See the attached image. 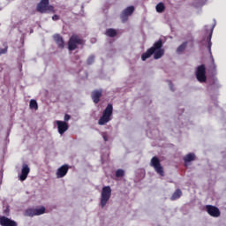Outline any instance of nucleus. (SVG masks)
<instances>
[{
  "label": "nucleus",
  "mask_w": 226,
  "mask_h": 226,
  "mask_svg": "<svg viewBox=\"0 0 226 226\" xmlns=\"http://www.w3.org/2000/svg\"><path fill=\"white\" fill-rule=\"evenodd\" d=\"M162 47L163 41H162V39L155 41L150 49H148L145 53L141 55L142 61L149 59V57H151L153 54L154 59H161V57H163V54H165V49H163Z\"/></svg>",
  "instance_id": "obj_1"
},
{
  "label": "nucleus",
  "mask_w": 226,
  "mask_h": 226,
  "mask_svg": "<svg viewBox=\"0 0 226 226\" xmlns=\"http://www.w3.org/2000/svg\"><path fill=\"white\" fill-rule=\"evenodd\" d=\"M113 112L114 107L112 106V104H108V106L102 112V116L98 121V124H100V126H103L104 124H107V123L111 121Z\"/></svg>",
  "instance_id": "obj_2"
},
{
  "label": "nucleus",
  "mask_w": 226,
  "mask_h": 226,
  "mask_svg": "<svg viewBox=\"0 0 226 226\" xmlns=\"http://www.w3.org/2000/svg\"><path fill=\"white\" fill-rule=\"evenodd\" d=\"M36 10L39 13H56L54 6L50 5V2L49 0H41L37 4Z\"/></svg>",
  "instance_id": "obj_3"
},
{
  "label": "nucleus",
  "mask_w": 226,
  "mask_h": 226,
  "mask_svg": "<svg viewBox=\"0 0 226 226\" xmlns=\"http://www.w3.org/2000/svg\"><path fill=\"white\" fill-rule=\"evenodd\" d=\"M110 197H112V189L109 185L104 186L101 193V207L103 208L107 206V202L110 200Z\"/></svg>",
  "instance_id": "obj_4"
},
{
  "label": "nucleus",
  "mask_w": 226,
  "mask_h": 226,
  "mask_svg": "<svg viewBox=\"0 0 226 226\" xmlns=\"http://www.w3.org/2000/svg\"><path fill=\"white\" fill-rule=\"evenodd\" d=\"M77 45H84V41L77 34L70 37L68 41V49L73 51L77 49Z\"/></svg>",
  "instance_id": "obj_5"
},
{
  "label": "nucleus",
  "mask_w": 226,
  "mask_h": 226,
  "mask_svg": "<svg viewBox=\"0 0 226 226\" xmlns=\"http://www.w3.org/2000/svg\"><path fill=\"white\" fill-rule=\"evenodd\" d=\"M150 165L154 169L155 172L159 174V176H162V177L165 176V172L163 171V167L162 166V163L160 162V159L157 156H154L151 159Z\"/></svg>",
  "instance_id": "obj_6"
},
{
  "label": "nucleus",
  "mask_w": 226,
  "mask_h": 226,
  "mask_svg": "<svg viewBox=\"0 0 226 226\" xmlns=\"http://www.w3.org/2000/svg\"><path fill=\"white\" fill-rule=\"evenodd\" d=\"M196 79L199 82H206V80H207V77L206 76V65L205 64H201L197 67Z\"/></svg>",
  "instance_id": "obj_7"
},
{
  "label": "nucleus",
  "mask_w": 226,
  "mask_h": 226,
  "mask_svg": "<svg viewBox=\"0 0 226 226\" xmlns=\"http://www.w3.org/2000/svg\"><path fill=\"white\" fill-rule=\"evenodd\" d=\"M41 215H45V207H41V208H28L25 211L26 216H40Z\"/></svg>",
  "instance_id": "obj_8"
},
{
  "label": "nucleus",
  "mask_w": 226,
  "mask_h": 226,
  "mask_svg": "<svg viewBox=\"0 0 226 226\" xmlns=\"http://www.w3.org/2000/svg\"><path fill=\"white\" fill-rule=\"evenodd\" d=\"M135 11V7L133 6H129L126 9H124L121 14H120V19L123 24L128 22V18L133 14Z\"/></svg>",
  "instance_id": "obj_9"
},
{
  "label": "nucleus",
  "mask_w": 226,
  "mask_h": 226,
  "mask_svg": "<svg viewBox=\"0 0 226 226\" xmlns=\"http://www.w3.org/2000/svg\"><path fill=\"white\" fill-rule=\"evenodd\" d=\"M207 212L210 216H213L214 218H218L220 216V209L215 206L212 205H207L206 206Z\"/></svg>",
  "instance_id": "obj_10"
},
{
  "label": "nucleus",
  "mask_w": 226,
  "mask_h": 226,
  "mask_svg": "<svg viewBox=\"0 0 226 226\" xmlns=\"http://www.w3.org/2000/svg\"><path fill=\"white\" fill-rule=\"evenodd\" d=\"M70 169V166L68 164H64L56 170V177L60 179L61 177H64L66 174H68V170Z\"/></svg>",
  "instance_id": "obj_11"
},
{
  "label": "nucleus",
  "mask_w": 226,
  "mask_h": 226,
  "mask_svg": "<svg viewBox=\"0 0 226 226\" xmlns=\"http://www.w3.org/2000/svg\"><path fill=\"white\" fill-rule=\"evenodd\" d=\"M56 126L58 129V133L60 135H63L69 128L68 126V123L64 122V121H61V120H56Z\"/></svg>",
  "instance_id": "obj_12"
},
{
  "label": "nucleus",
  "mask_w": 226,
  "mask_h": 226,
  "mask_svg": "<svg viewBox=\"0 0 226 226\" xmlns=\"http://www.w3.org/2000/svg\"><path fill=\"white\" fill-rule=\"evenodd\" d=\"M0 225L1 226H18L17 222L6 216H0Z\"/></svg>",
  "instance_id": "obj_13"
},
{
  "label": "nucleus",
  "mask_w": 226,
  "mask_h": 226,
  "mask_svg": "<svg viewBox=\"0 0 226 226\" xmlns=\"http://www.w3.org/2000/svg\"><path fill=\"white\" fill-rule=\"evenodd\" d=\"M29 172H31V169H29L27 164H24L21 170V175L19 176L20 181H26L27 176H29Z\"/></svg>",
  "instance_id": "obj_14"
},
{
  "label": "nucleus",
  "mask_w": 226,
  "mask_h": 226,
  "mask_svg": "<svg viewBox=\"0 0 226 226\" xmlns=\"http://www.w3.org/2000/svg\"><path fill=\"white\" fill-rule=\"evenodd\" d=\"M102 90H94L91 94V98L94 103H100V99L102 98Z\"/></svg>",
  "instance_id": "obj_15"
},
{
  "label": "nucleus",
  "mask_w": 226,
  "mask_h": 226,
  "mask_svg": "<svg viewBox=\"0 0 226 226\" xmlns=\"http://www.w3.org/2000/svg\"><path fill=\"white\" fill-rule=\"evenodd\" d=\"M53 40L56 41L58 49H64V40H63V36L56 34L53 36Z\"/></svg>",
  "instance_id": "obj_16"
},
{
  "label": "nucleus",
  "mask_w": 226,
  "mask_h": 226,
  "mask_svg": "<svg viewBox=\"0 0 226 226\" xmlns=\"http://www.w3.org/2000/svg\"><path fill=\"white\" fill-rule=\"evenodd\" d=\"M195 161V154L190 153L184 157L185 163H190V162Z\"/></svg>",
  "instance_id": "obj_17"
},
{
  "label": "nucleus",
  "mask_w": 226,
  "mask_h": 226,
  "mask_svg": "<svg viewBox=\"0 0 226 226\" xmlns=\"http://www.w3.org/2000/svg\"><path fill=\"white\" fill-rule=\"evenodd\" d=\"M106 36H109V38H115V36H117V31L114 28H109L105 32Z\"/></svg>",
  "instance_id": "obj_18"
},
{
  "label": "nucleus",
  "mask_w": 226,
  "mask_h": 226,
  "mask_svg": "<svg viewBox=\"0 0 226 226\" xmlns=\"http://www.w3.org/2000/svg\"><path fill=\"white\" fill-rule=\"evenodd\" d=\"M181 195H183V192H181L180 189H177L175 192L172 194L170 200H177V199H181Z\"/></svg>",
  "instance_id": "obj_19"
},
{
  "label": "nucleus",
  "mask_w": 226,
  "mask_h": 226,
  "mask_svg": "<svg viewBox=\"0 0 226 226\" xmlns=\"http://www.w3.org/2000/svg\"><path fill=\"white\" fill-rule=\"evenodd\" d=\"M188 46V41L183 42L177 49V54H183L185 50H186V47Z\"/></svg>",
  "instance_id": "obj_20"
},
{
  "label": "nucleus",
  "mask_w": 226,
  "mask_h": 226,
  "mask_svg": "<svg viewBox=\"0 0 226 226\" xmlns=\"http://www.w3.org/2000/svg\"><path fill=\"white\" fill-rule=\"evenodd\" d=\"M155 10L157 13H163V11H165V4L160 2L159 4H156Z\"/></svg>",
  "instance_id": "obj_21"
},
{
  "label": "nucleus",
  "mask_w": 226,
  "mask_h": 226,
  "mask_svg": "<svg viewBox=\"0 0 226 226\" xmlns=\"http://www.w3.org/2000/svg\"><path fill=\"white\" fill-rule=\"evenodd\" d=\"M30 109H34V110H38V102L36 100H31L29 104Z\"/></svg>",
  "instance_id": "obj_22"
},
{
  "label": "nucleus",
  "mask_w": 226,
  "mask_h": 226,
  "mask_svg": "<svg viewBox=\"0 0 226 226\" xmlns=\"http://www.w3.org/2000/svg\"><path fill=\"white\" fill-rule=\"evenodd\" d=\"M124 176V170H117L116 171V177H123Z\"/></svg>",
  "instance_id": "obj_23"
},
{
  "label": "nucleus",
  "mask_w": 226,
  "mask_h": 226,
  "mask_svg": "<svg viewBox=\"0 0 226 226\" xmlns=\"http://www.w3.org/2000/svg\"><path fill=\"white\" fill-rule=\"evenodd\" d=\"M211 36H213L212 34H210L207 36V41H208L207 49H208L209 52H211V45H213V43L211 42Z\"/></svg>",
  "instance_id": "obj_24"
},
{
  "label": "nucleus",
  "mask_w": 226,
  "mask_h": 226,
  "mask_svg": "<svg viewBox=\"0 0 226 226\" xmlns=\"http://www.w3.org/2000/svg\"><path fill=\"white\" fill-rule=\"evenodd\" d=\"M8 52V46L5 45L4 49H0V56H3V54H6Z\"/></svg>",
  "instance_id": "obj_25"
},
{
  "label": "nucleus",
  "mask_w": 226,
  "mask_h": 226,
  "mask_svg": "<svg viewBox=\"0 0 226 226\" xmlns=\"http://www.w3.org/2000/svg\"><path fill=\"white\" fill-rule=\"evenodd\" d=\"M87 64H93L94 63V56H91L87 60Z\"/></svg>",
  "instance_id": "obj_26"
},
{
  "label": "nucleus",
  "mask_w": 226,
  "mask_h": 226,
  "mask_svg": "<svg viewBox=\"0 0 226 226\" xmlns=\"http://www.w3.org/2000/svg\"><path fill=\"white\" fill-rule=\"evenodd\" d=\"M102 138H103L104 142L109 141V135H107V132H102Z\"/></svg>",
  "instance_id": "obj_27"
},
{
  "label": "nucleus",
  "mask_w": 226,
  "mask_h": 226,
  "mask_svg": "<svg viewBox=\"0 0 226 226\" xmlns=\"http://www.w3.org/2000/svg\"><path fill=\"white\" fill-rule=\"evenodd\" d=\"M72 118V117L68 114L64 115V121H70V119Z\"/></svg>",
  "instance_id": "obj_28"
},
{
  "label": "nucleus",
  "mask_w": 226,
  "mask_h": 226,
  "mask_svg": "<svg viewBox=\"0 0 226 226\" xmlns=\"http://www.w3.org/2000/svg\"><path fill=\"white\" fill-rule=\"evenodd\" d=\"M52 20H59V16L57 14L53 15Z\"/></svg>",
  "instance_id": "obj_29"
},
{
  "label": "nucleus",
  "mask_w": 226,
  "mask_h": 226,
  "mask_svg": "<svg viewBox=\"0 0 226 226\" xmlns=\"http://www.w3.org/2000/svg\"><path fill=\"white\" fill-rule=\"evenodd\" d=\"M4 215H6L7 216L10 215V208H6L4 210Z\"/></svg>",
  "instance_id": "obj_30"
},
{
  "label": "nucleus",
  "mask_w": 226,
  "mask_h": 226,
  "mask_svg": "<svg viewBox=\"0 0 226 226\" xmlns=\"http://www.w3.org/2000/svg\"><path fill=\"white\" fill-rule=\"evenodd\" d=\"M76 59H79V56H76Z\"/></svg>",
  "instance_id": "obj_31"
}]
</instances>
